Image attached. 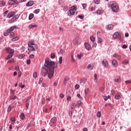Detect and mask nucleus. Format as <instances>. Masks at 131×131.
Segmentation results:
<instances>
[{
  "mask_svg": "<svg viewBox=\"0 0 131 131\" xmlns=\"http://www.w3.org/2000/svg\"><path fill=\"white\" fill-rule=\"evenodd\" d=\"M45 66L48 69L46 72L48 75V78L51 79L52 77H54L55 68L57 67V63L50 59H46Z\"/></svg>",
  "mask_w": 131,
  "mask_h": 131,
  "instance_id": "obj_1",
  "label": "nucleus"
},
{
  "mask_svg": "<svg viewBox=\"0 0 131 131\" xmlns=\"http://www.w3.org/2000/svg\"><path fill=\"white\" fill-rule=\"evenodd\" d=\"M28 45L29 46L28 50L29 52H33L37 50V47L34 43V40L29 41L28 43Z\"/></svg>",
  "mask_w": 131,
  "mask_h": 131,
  "instance_id": "obj_2",
  "label": "nucleus"
},
{
  "mask_svg": "<svg viewBox=\"0 0 131 131\" xmlns=\"http://www.w3.org/2000/svg\"><path fill=\"white\" fill-rule=\"evenodd\" d=\"M108 7L112 8V10L113 12H115V13L118 12V10H119L118 5H117V4H116L115 2L110 3L108 4Z\"/></svg>",
  "mask_w": 131,
  "mask_h": 131,
  "instance_id": "obj_3",
  "label": "nucleus"
},
{
  "mask_svg": "<svg viewBox=\"0 0 131 131\" xmlns=\"http://www.w3.org/2000/svg\"><path fill=\"white\" fill-rule=\"evenodd\" d=\"M19 4V2L17 1V0H10L8 2V5H10V6H12L13 5H18Z\"/></svg>",
  "mask_w": 131,
  "mask_h": 131,
  "instance_id": "obj_4",
  "label": "nucleus"
},
{
  "mask_svg": "<svg viewBox=\"0 0 131 131\" xmlns=\"http://www.w3.org/2000/svg\"><path fill=\"white\" fill-rule=\"evenodd\" d=\"M15 15H16V12H15L14 11H10L7 14V18H12L14 17Z\"/></svg>",
  "mask_w": 131,
  "mask_h": 131,
  "instance_id": "obj_5",
  "label": "nucleus"
},
{
  "mask_svg": "<svg viewBox=\"0 0 131 131\" xmlns=\"http://www.w3.org/2000/svg\"><path fill=\"white\" fill-rule=\"evenodd\" d=\"M120 36H121V35L120 34V33L118 32H116L114 34L113 37V38H116V39H117V38H119Z\"/></svg>",
  "mask_w": 131,
  "mask_h": 131,
  "instance_id": "obj_6",
  "label": "nucleus"
},
{
  "mask_svg": "<svg viewBox=\"0 0 131 131\" xmlns=\"http://www.w3.org/2000/svg\"><path fill=\"white\" fill-rule=\"evenodd\" d=\"M102 64L103 66H104V67H108V66L109 65L108 63V61L106 59H104L102 61Z\"/></svg>",
  "mask_w": 131,
  "mask_h": 131,
  "instance_id": "obj_7",
  "label": "nucleus"
},
{
  "mask_svg": "<svg viewBox=\"0 0 131 131\" xmlns=\"http://www.w3.org/2000/svg\"><path fill=\"white\" fill-rule=\"evenodd\" d=\"M84 47L88 50V51H91L92 50V48H91V45L89 44V43L85 42L84 43Z\"/></svg>",
  "mask_w": 131,
  "mask_h": 131,
  "instance_id": "obj_8",
  "label": "nucleus"
},
{
  "mask_svg": "<svg viewBox=\"0 0 131 131\" xmlns=\"http://www.w3.org/2000/svg\"><path fill=\"white\" fill-rule=\"evenodd\" d=\"M112 65L114 67H116L117 66H118V62H117V60L113 59L112 61Z\"/></svg>",
  "mask_w": 131,
  "mask_h": 131,
  "instance_id": "obj_9",
  "label": "nucleus"
},
{
  "mask_svg": "<svg viewBox=\"0 0 131 131\" xmlns=\"http://www.w3.org/2000/svg\"><path fill=\"white\" fill-rule=\"evenodd\" d=\"M113 25H108L105 26V28L107 30H112V29H113Z\"/></svg>",
  "mask_w": 131,
  "mask_h": 131,
  "instance_id": "obj_10",
  "label": "nucleus"
},
{
  "mask_svg": "<svg viewBox=\"0 0 131 131\" xmlns=\"http://www.w3.org/2000/svg\"><path fill=\"white\" fill-rule=\"evenodd\" d=\"M78 40H79V37H76L73 40V45H74V46H76L77 43H78Z\"/></svg>",
  "mask_w": 131,
  "mask_h": 131,
  "instance_id": "obj_11",
  "label": "nucleus"
},
{
  "mask_svg": "<svg viewBox=\"0 0 131 131\" xmlns=\"http://www.w3.org/2000/svg\"><path fill=\"white\" fill-rule=\"evenodd\" d=\"M6 51L9 54H14V50L11 49L10 48H8V49H6Z\"/></svg>",
  "mask_w": 131,
  "mask_h": 131,
  "instance_id": "obj_12",
  "label": "nucleus"
},
{
  "mask_svg": "<svg viewBox=\"0 0 131 131\" xmlns=\"http://www.w3.org/2000/svg\"><path fill=\"white\" fill-rule=\"evenodd\" d=\"M26 7H32L33 6V1H30L26 4Z\"/></svg>",
  "mask_w": 131,
  "mask_h": 131,
  "instance_id": "obj_13",
  "label": "nucleus"
},
{
  "mask_svg": "<svg viewBox=\"0 0 131 131\" xmlns=\"http://www.w3.org/2000/svg\"><path fill=\"white\" fill-rule=\"evenodd\" d=\"M68 80H69V77L67 76L65 77L64 79V81H63V84L64 85H66L67 84V82H68Z\"/></svg>",
  "mask_w": 131,
  "mask_h": 131,
  "instance_id": "obj_14",
  "label": "nucleus"
},
{
  "mask_svg": "<svg viewBox=\"0 0 131 131\" xmlns=\"http://www.w3.org/2000/svg\"><path fill=\"white\" fill-rule=\"evenodd\" d=\"M68 15L69 16H71V15H74V14H75V11H73V10L70 9L68 12Z\"/></svg>",
  "mask_w": 131,
  "mask_h": 131,
  "instance_id": "obj_15",
  "label": "nucleus"
},
{
  "mask_svg": "<svg viewBox=\"0 0 131 131\" xmlns=\"http://www.w3.org/2000/svg\"><path fill=\"white\" fill-rule=\"evenodd\" d=\"M115 82H120L121 81V79H120V77L117 76L115 78Z\"/></svg>",
  "mask_w": 131,
  "mask_h": 131,
  "instance_id": "obj_16",
  "label": "nucleus"
},
{
  "mask_svg": "<svg viewBox=\"0 0 131 131\" xmlns=\"http://www.w3.org/2000/svg\"><path fill=\"white\" fill-rule=\"evenodd\" d=\"M11 124H14L16 122V118L13 117L10 119Z\"/></svg>",
  "mask_w": 131,
  "mask_h": 131,
  "instance_id": "obj_17",
  "label": "nucleus"
},
{
  "mask_svg": "<svg viewBox=\"0 0 131 131\" xmlns=\"http://www.w3.org/2000/svg\"><path fill=\"white\" fill-rule=\"evenodd\" d=\"M56 121H57V118L56 117H54L51 119V122L53 124L56 123Z\"/></svg>",
  "mask_w": 131,
  "mask_h": 131,
  "instance_id": "obj_18",
  "label": "nucleus"
},
{
  "mask_svg": "<svg viewBox=\"0 0 131 131\" xmlns=\"http://www.w3.org/2000/svg\"><path fill=\"white\" fill-rule=\"evenodd\" d=\"M18 18H19V15H16L15 16L14 15L13 17L11 19V20L12 22H14V21H15V20H17Z\"/></svg>",
  "mask_w": 131,
  "mask_h": 131,
  "instance_id": "obj_19",
  "label": "nucleus"
},
{
  "mask_svg": "<svg viewBox=\"0 0 131 131\" xmlns=\"http://www.w3.org/2000/svg\"><path fill=\"white\" fill-rule=\"evenodd\" d=\"M10 100H16V99H17V96L14 95H12L11 96H10Z\"/></svg>",
  "mask_w": 131,
  "mask_h": 131,
  "instance_id": "obj_20",
  "label": "nucleus"
},
{
  "mask_svg": "<svg viewBox=\"0 0 131 131\" xmlns=\"http://www.w3.org/2000/svg\"><path fill=\"white\" fill-rule=\"evenodd\" d=\"M83 104V103L81 102V101L80 100L78 101L76 103L77 106H78V107H79V106H82Z\"/></svg>",
  "mask_w": 131,
  "mask_h": 131,
  "instance_id": "obj_21",
  "label": "nucleus"
},
{
  "mask_svg": "<svg viewBox=\"0 0 131 131\" xmlns=\"http://www.w3.org/2000/svg\"><path fill=\"white\" fill-rule=\"evenodd\" d=\"M13 30H14V27H11L10 28V29H8L7 30V33H10L12 32V31H13Z\"/></svg>",
  "mask_w": 131,
  "mask_h": 131,
  "instance_id": "obj_22",
  "label": "nucleus"
},
{
  "mask_svg": "<svg viewBox=\"0 0 131 131\" xmlns=\"http://www.w3.org/2000/svg\"><path fill=\"white\" fill-rule=\"evenodd\" d=\"M87 68H88V69H90V70H92L93 69L94 66H92V64H88V66H87Z\"/></svg>",
  "mask_w": 131,
  "mask_h": 131,
  "instance_id": "obj_23",
  "label": "nucleus"
},
{
  "mask_svg": "<svg viewBox=\"0 0 131 131\" xmlns=\"http://www.w3.org/2000/svg\"><path fill=\"white\" fill-rule=\"evenodd\" d=\"M14 56V54H10L7 57H6V59L7 60H10V59H11V58H12V57H13Z\"/></svg>",
  "mask_w": 131,
  "mask_h": 131,
  "instance_id": "obj_24",
  "label": "nucleus"
},
{
  "mask_svg": "<svg viewBox=\"0 0 131 131\" xmlns=\"http://www.w3.org/2000/svg\"><path fill=\"white\" fill-rule=\"evenodd\" d=\"M20 117L21 119H23V120L25 119V115L24 114V113H21L20 115Z\"/></svg>",
  "mask_w": 131,
  "mask_h": 131,
  "instance_id": "obj_25",
  "label": "nucleus"
},
{
  "mask_svg": "<svg viewBox=\"0 0 131 131\" xmlns=\"http://www.w3.org/2000/svg\"><path fill=\"white\" fill-rule=\"evenodd\" d=\"M99 90L101 93H103V92L105 91V87L104 86L100 87Z\"/></svg>",
  "mask_w": 131,
  "mask_h": 131,
  "instance_id": "obj_26",
  "label": "nucleus"
},
{
  "mask_svg": "<svg viewBox=\"0 0 131 131\" xmlns=\"http://www.w3.org/2000/svg\"><path fill=\"white\" fill-rule=\"evenodd\" d=\"M128 63H129V61L127 59H126L123 61V65H127Z\"/></svg>",
  "mask_w": 131,
  "mask_h": 131,
  "instance_id": "obj_27",
  "label": "nucleus"
},
{
  "mask_svg": "<svg viewBox=\"0 0 131 131\" xmlns=\"http://www.w3.org/2000/svg\"><path fill=\"white\" fill-rule=\"evenodd\" d=\"M71 10H72L74 12H75L77 9L76 8V7L75 6H73L71 7Z\"/></svg>",
  "mask_w": 131,
  "mask_h": 131,
  "instance_id": "obj_28",
  "label": "nucleus"
},
{
  "mask_svg": "<svg viewBox=\"0 0 131 131\" xmlns=\"http://www.w3.org/2000/svg\"><path fill=\"white\" fill-rule=\"evenodd\" d=\"M34 17V15L33 14H30L29 16V20H31Z\"/></svg>",
  "mask_w": 131,
  "mask_h": 131,
  "instance_id": "obj_29",
  "label": "nucleus"
},
{
  "mask_svg": "<svg viewBox=\"0 0 131 131\" xmlns=\"http://www.w3.org/2000/svg\"><path fill=\"white\" fill-rule=\"evenodd\" d=\"M75 107H76V104L74 103H72L71 105V109H75Z\"/></svg>",
  "mask_w": 131,
  "mask_h": 131,
  "instance_id": "obj_30",
  "label": "nucleus"
},
{
  "mask_svg": "<svg viewBox=\"0 0 131 131\" xmlns=\"http://www.w3.org/2000/svg\"><path fill=\"white\" fill-rule=\"evenodd\" d=\"M97 14L99 15H101V14H103V10H98L97 11Z\"/></svg>",
  "mask_w": 131,
  "mask_h": 131,
  "instance_id": "obj_31",
  "label": "nucleus"
},
{
  "mask_svg": "<svg viewBox=\"0 0 131 131\" xmlns=\"http://www.w3.org/2000/svg\"><path fill=\"white\" fill-rule=\"evenodd\" d=\"M11 110H12V105H9L7 110L8 112H11Z\"/></svg>",
  "mask_w": 131,
  "mask_h": 131,
  "instance_id": "obj_32",
  "label": "nucleus"
},
{
  "mask_svg": "<svg viewBox=\"0 0 131 131\" xmlns=\"http://www.w3.org/2000/svg\"><path fill=\"white\" fill-rule=\"evenodd\" d=\"M51 59H55L56 58V55L54 54V53L51 54Z\"/></svg>",
  "mask_w": 131,
  "mask_h": 131,
  "instance_id": "obj_33",
  "label": "nucleus"
},
{
  "mask_svg": "<svg viewBox=\"0 0 131 131\" xmlns=\"http://www.w3.org/2000/svg\"><path fill=\"white\" fill-rule=\"evenodd\" d=\"M64 53H65V51L61 49L60 50L59 54H60V55H63Z\"/></svg>",
  "mask_w": 131,
  "mask_h": 131,
  "instance_id": "obj_34",
  "label": "nucleus"
},
{
  "mask_svg": "<svg viewBox=\"0 0 131 131\" xmlns=\"http://www.w3.org/2000/svg\"><path fill=\"white\" fill-rule=\"evenodd\" d=\"M77 97H78V98H79V99H80V100H83V98H82V97H81V96H80V94H78L77 95Z\"/></svg>",
  "mask_w": 131,
  "mask_h": 131,
  "instance_id": "obj_35",
  "label": "nucleus"
},
{
  "mask_svg": "<svg viewBox=\"0 0 131 131\" xmlns=\"http://www.w3.org/2000/svg\"><path fill=\"white\" fill-rule=\"evenodd\" d=\"M34 78H36L37 77V73L34 72L33 74Z\"/></svg>",
  "mask_w": 131,
  "mask_h": 131,
  "instance_id": "obj_36",
  "label": "nucleus"
},
{
  "mask_svg": "<svg viewBox=\"0 0 131 131\" xmlns=\"http://www.w3.org/2000/svg\"><path fill=\"white\" fill-rule=\"evenodd\" d=\"M82 56H83V54L81 53L80 54H77V57L79 59H81V57H82Z\"/></svg>",
  "mask_w": 131,
  "mask_h": 131,
  "instance_id": "obj_37",
  "label": "nucleus"
},
{
  "mask_svg": "<svg viewBox=\"0 0 131 131\" xmlns=\"http://www.w3.org/2000/svg\"><path fill=\"white\" fill-rule=\"evenodd\" d=\"M40 11V9H36L34 11V13H35V14H38L39 13Z\"/></svg>",
  "mask_w": 131,
  "mask_h": 131,
  "instance_id": "obj_38",
  "label": "nucleus"
},
{
  "mask_svg": "<svg viewBox=\"0 0 131 131\" xmlns=\"http://www.w3.org/2000/svg\"><path fill=\"white\" fill-rule=\"evenodd\" d=\"M30 100H31V97H28L27 98V101H26V102H28V103H30Z\"/></svg>",
  "mask_w": 131,
  "mask_h": 131,
  "instance_id": "obj_39",
  "label": "nucleus"
},
{
  "mask_svg": "<svg viewBox=\"0 0 131 131\" xmlns=\"http://www.w3.org/2000/svg\"><path fill=\"white\" fill-rule=\"evenodd\" d=\"M14 69L16 71H20V69H19V67L18 66H15Z\"/></svg>",
  "mask_w": 131,
  "mask_h": 131,
  "instance_id": "obj_40",
  "label": "nucleus"
},
{
  "mask_svg": "<svg viewBox=\"0 0 131 131\" xmlns=\"http://www.w3.org/2000/svg\"><path fill=\"white\" fill-rule=\"evenodd\" d=\"M0 5H2V6H6V3L4 2L3 1H0Z\"/></svg>",
  "mask_w": 131,
  "mask_h": 131,
  "instance_id": "obj_41",
  "label": "nucleus"
},
{
  "mask_svg": "<svg viewBox=\"0 0 131 131\" xmlns=\"http://www.w3.org/2000/svg\"><path fill=\"white\" fill-rule=\"evenodd\" d=\"M120 98V96H119V94H116L115 95V99H116V100L119 99Z\"/></svg>",
  "mask_w": 131,
  "mask_h": 131,
  "instance_id": "obj_42",
  "label": "nucleus"
},
{
  "mask_svg": "<svg viewBox=\"0 0 131 131\" xmlns=\"http://www.w3.org/2000/svg\"><path fill=\"white\" fill-rule=\"evenodd\" d=\"M19 39V38L18 37H15V38H13L12 39V41H16V40H18Z\"/></svg>",
  "mask_w": 131,
  "mask_h": 131,
  "instance_id": "obj_43",
  "label": "nucleus"
},
{
  "mask_svg": "<svg viewBox=\"0 0 131 131\" xmlns=\"http://www.w3.org/2000/svg\"><path fill=\"white\" fill-rule=\"evenodd\" d=\"M94 78H95V80H96V82H98V77L97 76V74H94Z\"/></svg>",
  "mask_w": 131,
  "mask_h": 131,
  "instance_id": "obj_44",
  "label": "nucleus"
},
{
  "mask_svg": "<svg viewBox=\"0 0 131 131\" xmlns=\"http://www.w3.org/2000/svg\"><path fill=\"white\" fill-rule=\"evenodd\" d=\"M90 39L91 41H95V40H96V39L95 38V37H94V36H91Z\"/></svg>",
  "mask_w": 131,
  "mask_h": 131,
  "instance_id": "obj_45",
  "label": "nucleus"
},
{
  "mask_svg": "<svg viewBox=\"0 0 131 131\" xmlns=\"http://www.w3.org/2000/svg\"><path fill=\"white\" fill-rule=\"evenodd\" d=\"M103 41V40L101 38H98V40L97 41L98 43H100V42H102Z\"/></svg>",
  "mask_w": 131,
  "mask_h": 131,
  "instance_id": "obj_46",
  "label": "nucleus"
},
{
  "mask_svg": "<svg viewBox=\"0 0 131 131\" xmlns=\"http://www.w3.org/2000/svg\"><path fill=\"white\" fill-rule=\"evenodd\" d=\"M80 86L79 85V84H77L75 86V89L76 90H78V89H79Z\"/></svg>",
  "mask_w": 131,
  "mask_h": 131,
  "instance_id": "obj_47",
  "label": "nucleus"
},
{
  "mask_svg": "<svg viewBox=\"0 0 131 131\" xmlns=\"http://www.w3.org/2000/svg\"><path fill=\"white\" fill-rule=\"evenodd\" d=\"M88 93H89V89L86 88L85 89V91H84L85 95H88Z\"/></svg>",
  "mask_w": 131,
  "mask_h": 131,
  "instance_id": "obj_48",
  "label": "nucleus"
},
{
  "mask_svg": "<svg viewBox=\"0 0 131 131\" xmlns=\"http://www.w3.org/2000/svg\"><path fill=\"white\" fill-rule=\"evenodd\" d=\"M95 4H96V5H98V4H100V0H94Z\"/></svg>",
  "mask_w": 131,
  "mask_h": 131,
  "instance_id": "obj_49",
  "label": "nucleus"
},
{
  "mask_svg": "<svg viewBox=\"0 0 131 131\" xmlns=\"http://www.w3.org/2000/svg\"><path fill=\"white\" fill-rule=\"evenodd\" d=\"M59 64H62V62L63 61V59L62 58V57H60L59 58Z\"/></svg>",
  "mask_w": 131,
  "mask_h": 131,
  "instance_id": "obj_50",
  "label": "nucleus"
},
{
  "mask_svg": "<svg viewBox=\"0 0 131 131\" xmlns=\"http://www.w3.org/2000/svg\"><path fill=\"white\" fill-rule=\"evenodd\" d=\"M24 57H25V55L24 54H22L19 56V59H23V58H24Z\"/></svg>",
  "mask_w": 131,
  "mask_h": 131,
  "instance_id": "obj_51",
  "label": "nucleus"
},
{
  "mask_svg": "<svg viewBox=\"0 0 131 131\" xmlns=\"http://www.w3.org/2000/svg\"><path fill=\"white\" fill-rule=\"evenodd\" d=\"M10 37H14L15 36V34L13 32H12L10 34Z\"/></svg>",
  "mask_w": 131,
  "mask_h": 131,
  "instance_id": "obj_52",
  "label": "nucleus"
},
{
  "mask_svg": "<svg viewBox=\"0 0 131 131\" xmlns=\"http://www.w3.org/2000/svg\"><path fill=\"white\" fill-rule=\"evenodd\" d=\"M96 47H97V43L93 42L92 47L96 48Z\"/></svg>",
  "mask_w": 131,
  "mask_h": 131,
  "instance_id": "obj_53",
  "label": "nucleus"
},
{
  "mask_svg": "<svg viewBox=\"0 0 131 131\" xmlns=\"http://www.w3.org/2000/svg\"><path fill=\"white\" fill-rule=\"evenodd\" d=\"M26 107L27 109H28V107H29V102H26Z\"/></svg>",
  "mask_w": 131,
  "mask_h": 131,
  "instance_id": "obj_54",
  "label": "nucleus"
},
{
  "mask_svg": "<svg viewBox=\"0 0 131 131\" xmlns=\"http://www.w3.org/2000/svg\"><path fill=\"white\" fill-rule=\"evenodd\" d=\"M97 115V117H101V112H98Z\"/></svg>",
  "mask_w": 131,
  "mask_h": 131,
  "instance_id": "obj_55",
  "label": "nucleus"
},
{
  "mask_svg": "<svg viewBox=\"0 0 131 131\" xmlns=\"http://www.w3.org/2000/svg\"><path fill=\"white\" fill-rule=\"evenodd\" d=\"M14 62V59H11L10 60H9L7 62V63H12Z\"/></svg>",
  "mask_w": 131,
  "mask_h": 131,
  "instance_id": "obj_56",
  "label": "nucleus"
},
{
  "mask_svg": "<svg viewBox=\"0 0 131 131\" xmlns=\"http://www.w3.org/2000/svg\"><path fill=\"white\" fill-rule=\"evenodd\" d=\"M42 80H43V79L42 77L40 78L39 81V84L41 83V82H42Z\"/></svg>",
  "mask_w": 131,
  "mask_h": 131,
  "instance_id": "obj_57",
  "label": "nucleus"
},
{
  "mask_svg": "<svg viewBox=\"0 0 131 131\" xmlns=\"http://www.w3.org/2000/svg\"><path fill=\"white\" fill-rule=\"evenodd\" d=\"M126 84H128V83H131V80H127L125 81Z\"/></svg>",
  "mask_w": 131,
  "mask_h": 131,
  "instance_id": "obj_58",
  "label": "nucleus"
},
{
  "mask_svg": "<svg viewBox=\"0 0 131 131\" xmlns=\"http://www.w3.org/2000/svg\"><path fill=\"white\" fill-rule=\"evenodd\" d=\"M8 13H9V10L6 11L4 12V16H7V14H8Z\"/></svg>",
  "mask_w": 131,
  "mask_h": 131,
  "instance_id": "obj_59",
  "label": "nucleus"
},
{
  "mask_svg": "<svg viewBox=\"0 0 131 131\" xmlns=\"http://www.w3.org/2000/svg\"><path fill=\"white\" fill-rule=\"evenodd\" d=\"M119 38L120 41H121L122 42H123V37H122L121 36H120Z\"/></svg>",
  "mask_w": 131,
  "mask_h": 131,
  "instance_id": "obj_60",
  "label": "nucleus"
},
{
  "mask_svg": "<svg viewBox=\"0 0 131 131\" xmlns=\"http://www.w3.org/2000/svg\"><path fill=\"white\" fill-rule=\"evenodd\" d=\"M71 61H72V62H75V60H74V58H73V55L71 56Z\"/></svg>",
  "mask_w": 131,
  "mask_h": 131,
  "instance_id": "obj_61",
  "label": "nucleus"
},
{
  "mask_svg": "<svg viewBox=\"0 0 131 131\" xmlns=\"http://www.w3.org/2000/svg\"><path fill=\"white\" fill-rule=\"evenodd\" d=\"M67 101H71V97L68 96L67 98Z\"/></svg>",
  "mask_w": 131,
  "mask_h": 131,
  "instance_id": "obj_62",
  "label": "nucleus"
},
{
  "mask_svg": "<svg viewBox=\"0 0 131 131\" xmlns=\"http://www.w3.org/2000/svg\"><path fill=\"white\" fill-rule=\"evenodd\" d=\"M118 56V54L117 53H115V54L113 55V57H114L115 58H117Z\"/></svg>",
  "mask_w": 131,
  "mask_h": 131,
  "instance_id": "obj_63",
  "label": "nucleus"
},
{
  "mask_svg": "<svg viewBox=\"0 0 131 131\" xmlns=\"http://www.w3.org/2000/svg\"><path fill=\"white\" fill-rule=\"evenodd\" d=\"M69 115L70 116H71L72 115V112L71 111H70L69 112Z\"/></svg>",
  "mask_w": 131,
  "mask_h": 131,
  "instance_id": "obj_64",
  "label": "nucleus"
}]
</instances>
